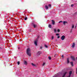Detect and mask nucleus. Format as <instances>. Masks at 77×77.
<instances>
[{"label": "nucleus", "mask_w": 77, "mask_h": 77, "mask_svg": "<svg viewBox=\"0 0 77 77\" xmlns=\"http://www.w3.org/2000/svg\"><path fill=\"white\" fill-rule=\"evenodd\" d=\"M62 58L63 57V55L62 56Z\"/></svg>", "instance_id": "obj_34"}, {"label": "nucleus", "mask_w": 77, "mask_h": 77, "mask_svg": "<svg viewBox=\"0 0 77 77\" xmlns=\"http://www.w3.org/2000/svg\"><path fill=\"white\" fill-rule=\"evenodd\" d=\"M71 60H73V61H75V58L74 57L71 56Z\"/></svg>", "instance_id": "obj_2"}, {"label": "nucleus", "mask_w": 77, "mask_h": 77, "mask_svg": "<svg viewBox=\"0 0 77 77\" xmlns=\"http://www.w3.org/2000/svg\"><path fill=\"white\" fill-rule=\"evenodd\" d=\"M45 48H47L48 47H47V46L46 45H45Z\"/></svg>", "instance_id": "obj_22"}, {"label": "nucleus", "mask_w": 77, "mask_h": 77, "mask_svg": "<svg viewBox=\"0 0 77 77\" xmlns=\"http://www.w3.org/2000/svg\"><path fill=\"white\" fill-rule=\"evenodd\" d=\"M54 67H55L54 66Z\"/></svg>", "instance_id": "obj_37"}, {"label": "nucleus", "mask_w": 77, "mask_h": 77, "mask_svg": "<svg viewBox=\"0 0 77 77\" xmlns=\"http://www.w3.org/2000/svg\"><path fill=\"white\" fill-rule=\"evenodd\" d=\"M41 53V51H38V52L37 53V56H40Z\"/></svg>", "instance_id": "obj_6"}, {"label": "nucleus", "mask_w": 77, "mask_h": 77, "mask_svg": "<svg viewBox=\"0 0 77 77\" xmlns=\"http://www.w3.org/2000/svg\"><path fill=\"white\" fill-rule=\"evenodd\" d=\"M60 38V36H58L57 38Z\"/></svg>", "instance_id": "obj_32"}, {"label": "nucleus", "mask_w": 77, "mask_h": 77, "mask_svg": "<svg viewBox=\"0 0 77 77\" xmlns=\"http://www.w3.org/2000/svg\"><path fill=\"white\" fill-rule=\"evenodd\" d=\"M65 38V36L64 35H63L61 36V40H64Z\"/></svg>", "instance_id": "obj_4"}, {"label": "nucleus", "mask_w": 77, "mask_h": 77, "mask_svg": "<svg viewBox=\"0 0 77 77\" xmlns=\"http://www.w3.org/2000/svg\"><path fill=\"white\" fill-rule=\"evenodd\" d=\"M33 26L34 27V28H35L37 27V25L35 24H33Z\"/></svg>", "instance_id": "obj_11"}, {"label": "nucleus", "mask_w": 77, "mask_h": 77, "mask_svg": "<svg viewBox=\"0 0 77 77\" xmlns=\"http://www.w3.org/2000/svg\"><path fill=\"white\" fill-rule=\"evenodd\" d=\"M17 63L18 65H20V62L18 61L17 62Z\"/></svg>", "instance_id": "obj_23"}, {"label": "nucleus", "mask_w": 77, "mask_h": 77, "mask_svg": "<svg viewBox=\"0 0 77 77\" xmlns=\"http://www.w3.org/2000/svg\"><path fill=\"white\" fill-rule=\"evenodd\" d=\"M75 46V43H73V44L72 45V48H74Z\"/></svg>", "instance_id": "obj_10"}, {"label": "nucleus", "mask_w": 77, "mask_h": 77, "mask_svg": "<svg viewBox=\"0 0 77 77\" xmlns=\"http://www.w3.org/2000/svg\"><path fill=\"white\" fill-rule=\"evenodd\" d=\"M66 74V72H65L64 73V74H63V77H65Z\"/></svg>", "instance_id": "obj_14"}, {"label": "nucleus", "mask_w": 77, "mask_h": 77, "mask_svg": "<svg viewBox=\"0 0 77 77\" xmlns=\"http://www.w3.org/2000/svg\"><path fill=\"white\" fill-rule=\"evenodd\" d=\"M77 26V24H76V25L75 26V29L76 28V26Z\"/></svg>", "instance_id": "obj_30"}, {"label": "nucleus", "mask_w": 77, "mask_h": 77, "mask_svg": "<svg viewBox=\"0 0 77 77\" xmlns=\"http://www.w3.org/2000/svg\"><path fill=\"white\" fill-rule=\"evenodd\" d=\"M42 47H40V49H42Z\"/></svg>", "instance_id": "obj_35"}, {"label": "nucleus", "mask_w": 77, "mask_h": 77, "mask_svg": "<svg viewBox=\"0 0 77 77\" xmlns=\"http://www.w3.org/2000/svg\"><path fill=\"white\" fill-rule=\"evenodd\" d=\"M24 65H27V61H24Z\"/></svg>", "instance_id": "obj_9"}, {"label": "nucleus", "mask_w": 77, "mask_h": 77, "mask_svg": "<svg viewBox=\"0 0 77 77\" xmlns=\"http://www.w3.org/2000/svg\"><path fill=\"white\" fill-rule=\"evenodd\" d=\"M38 42V40H36L34 41V44L35 45V46H37V42Z\"/></svg>", "instance_id": "obj_3"}, {"label": "nucleus", "mask_w": 77, "mask_h": 77, "mask_svg": "<svg viewBox=\"0 0 77 77\" xmlns=\"http://www.w3.org/2000/svg\"><path fill=\"white\" fill-rule=\"evenodd\" d=\"M67 63L68 64V63H69V58H67Z\"/></svg>", "instance_id": "obj_7"}, {"label": "nucleus", "mask_w": 77, "mask_h": 77, "mask_svg": "<svg viewBox=\"0 0 77 77\" xmlns=\"http://www.w3.org/2000/svg\"><path fill=\"white\" fill-rule=\"evenodd\" d=\"M71 7H73V6H74V5L72 4L71 5Z\"/></svg>", "instance_id": "obj_27"}, {"label": "nucleus", "mask_w": 77, "mask_h": 77, "mask_svg": "<svg viewBox=\"0 0 77 77\" xmlns=\"http://www.w3.org/2000/svg\"><path fill=\"white\" fill-rule=\"evenodd\" d=\"M48 6L49 7H50V8H51V4H49L48 5Z\"/></svg>", "instance_id": "obj_19"}, {"label": "nucleus", "mask_w": 77, "mask_h": 77, "mask_svg": "<svg viewBox=\"0 0 77 77\" xmlns=\"http://www.w3.org/2000/svg\"><path fill=\"white\" fill-rule=\"evenodd\" d=\"M57 32H60V29H58L57 30Z\"/></svg>", "instance_id": "obj_24"}, {"label": "nucleus", "mask_w": 77, "mask_h": 77, "mask_svg": "<svg viewBox=\"0 0 77 77\" xmlns=\"http://www.w3.org/2000/svg\"><path fill=\"white\" fill-rule=\"evenodd\" d=\"M71 74H72V71H70L69 72V75H71Z\"/></svg>", "instance_id": "obj_16"}, {"label": "nucleus", "mask_w": 77, "mask_h": 77, "mask_svg": "<svg viewBox=\"0 0 77 77\" xmlns=\"http://www.w3.org/2000/svg\"><path fill=\"white\" fill-rule=\"evenodd\" d=\"M68 77H71V75H69Z\"/></svg>", "instance_id": "obj_33"}, {"label": "nucleus", "mask_w": 77, "mask_h": 77, "mask_svg": "<svg viewBox=\"0 0 77 77\" xmlns=\"http://www.w3.org/2000/svg\"><path fill=\"white\" fill-rule=\"evenodd\" d=\"M52 39H54V36H52Z\"/></svg>", "instance_id": "obj_28"}, {"label": "nucleus", "mask_w": 77, "mask_h": 77, "mask_svg": "<svg viewBox=\"0 0 77 77\" xmlns=\"http://www.w3.org/2000/svg\"><path fill=\"white\" fill-rule=\"evenodd\" d=\"M31 50L29 48H28L26 50V53L29 56H31Z\"/></svg>", "instance_id": "obj_1"}, {"label": "nucleus", "mask_w": 77, "mask_h": 77, "mask_svg": "<svg viewBox=\"0 0 77 77\" xmlns=\"http://www.w3.org/2000/svg\"><path fill=\"white\" fill-rule=\"evenodd\" d=\"M2 48L0 47V49H2Z\"/></svg>", "instance_id": "obj_36"}, {"label": "nucleus", "mask_w": 77, "mask_h": 77, "mask_svg": "<svg viewBox=\"0 0 77 77\" xmlns=\"http://www.w3.org/2000/svg\"><path fill=\"white\" fill-rule=\"evenodd\" d=\"M56 35H57V36H58V35H59V34H56Z\"/></svg>", "instance_id": "obj_29"}, {"label": "nucleus", "mask_w": 77, "mask_h": 77, "mask_svg": "<svg viewBox=\"0 0 77 77\" xmlns=\"http://www.w3.org/2000/svg\"><path fill=\"white\" fill-rule=\"evenodd\" d=\"M45 9H48V7L46 5L45 6Z\"/></svg>", "instance_id": "obj_15"}, {"label": "nucleus", "mask_w": 77, "mask_h": 77, "mask_svg": "<svg viewBox=\"0 0 77 77\" xmlns=\"http://www.w3.org/2000/svg\"><path fill=\"white\" fill-rule=\"evenodd\" d=\"M70 64L72 66H74V64H73V62H70Z\"/></svg>", "instance_id": "obj_13"}, {"label": "nucleus", "mask_w": 77, "mask_h": 77, "mask_svg": "<svg viewBox=\"0 0 77 77\" xmlns=\"http://www.w3.org/2000/svg\"><path fill=\"white\" fill-rule=\"evenodd\" d=\"M48 59H49V60H51V58L50 57H49Z\"/></svg>", "instance_id": "obj_20"}, {"label": "nucleus", "mask_w": 77, "mask_h": 77, "mask_svg": "<svg viewBox=\"0 0 77 77\" xmlns=\"http://www.w3.org/2000/svg\"><path fill=\"white\" fill-rule=\"evenodd\" d=\"M63 24L64 25V26L66 24H68V22L66 21H63Z\"/></svg>", "instance_id": "obj_5"}, {"label": "nucleus", "mask_w": 77, "mask_h": 77, "mask_svg": "<svg viewBox=\"0 0 77 77\" xmlns=\"http://www.w3.org/2000/svg\"><path fill=\"white\" fill-rule=\"evenodd\" d=\"M63 23V21H60L59 22V23Z\"/></svg>", "instance_id": "obj_21"}, {"label": "nucleus", "mask_w": 77, "mask_h": 77, "mask_svg": "<svg viewBox=\"0 0 77 77\" xmlns=\"http://www.w3.org/2000/svg\"><path fill=\"white\" fill-rule=\"evenodd\" d=\"M52 24L53 25H54V24H55V22H54V20H52Z\"/></svg>", "instance_id": "obj_12"}, {"label": "nucleus", "mask_w": 77, "mask_h": 77, "mask_svg": "<svg viewBox=\"0 0 77 77\" xmlns=\"http://www.w3.org/2000/svg\"><path fill=\"white\" fill-rule=\"evenodd\" d=\"M48 27L49 28H51V25L50 24H49L48 26Z\"/></svg>", "instance_id": "obj_17"}, {"label": "nucleus", "mask_w": 77, "mask_h": 77, "mask_svg": "<svg viewBox=\"0 0 77 77\" xmlns=\"http://www.w3.org/2000/svg\"><path fill=\"white\" fill-rule=\"evenodd\" d=\"M27 17H26L25 18L24 20H27Z\"/></svg>", "instance_id": "obj_25"}, {"label": "nucleus", "mask_w": 77, "mask_h": 77, "mask_svg": "<svg viewBox=\"0 0 77 77\" xmlns=\"http://www.w3.org/2000/svg\"><path fill=\"white\" fill-rule=\"evenodd\" d=\"M44 65H45V63H43V64H42V66H44Z\"/></svg>", "instance_id": "obj_31"}, {"label": "nucleus", "mask_w": 77, "mask_h": 77, "mask_svg": "<svg viewBox=\"0 0 77 77\" xmlns=\"http://www.w3.org/2000/svg\"><path fill=\"white\" fill-rule=\"evenodd\" d=\"M74 28V24H73L72 26V28L73 29V28Z\"/></svg>", "instance_id": "obj_18"}, {"label": "nucleus", "mask_w": 77, "mask_h": 77, "mask_svg": "<svg viewBox=\"0 0 77 77\" xmlns=\"http://www.w3.org/2000/svg\"><path fill=\"white\" fill-rule=\"evenodd\" d=\"M54 32H56V29H54Z\"/></svg>", "instance_id": "obj_26"}, {"label": "nucleus", "mask_w": 77, "mask_h": 77, "mask_svg": "<svg viewBox=\"0 0 77 77\" xmlns=\"http://www.w3.org/2000/svg\"><path fill=\"white\" fill-rule=\"evenodd\" d=\"M31 65L33 66H38V65L36 64H35L33 63H31Z\"/></svg>", "instance_id": "obj_8"}, {"label": "nucleus", "mask_w": 77, "mask_h": 77, "mask_svg": "<svg viewBox=\"0 0 77 77\" xmlns=\"http://www.w3.org/2000/svg\"><path fill=\"white\" fill-rule=\"evenodd\" d=\"M18 49H20V48H18Z\"/></svg>", "instance_id": "obj_38"}]
</instances>
